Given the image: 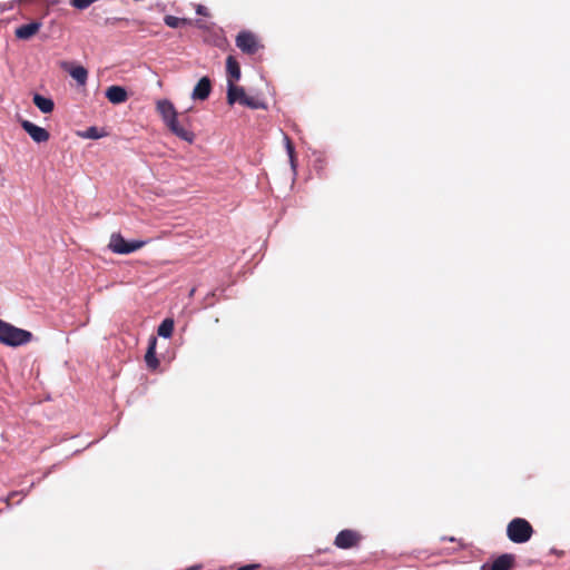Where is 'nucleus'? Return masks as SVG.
I'll use <instances>...</instances> for the list:
<instances>
[{
	"instance_id": "9d476101",
	"label": "nucleus",
	"mask_w": 570,
	"mask_h": 570,
	"mask_svg": "<svg viewBox=\"0 0 570 570\" xmlns=\"http://www.w3.org/2000/svg\"><path fill=\"white\" fill-rule=\"evenodd\" d=\"M212 90V83L208 77H203L195 86L191 98L194 100H205Z\"/></svg>"
},
{
	"instance_id": "412c9836",
	"label": "nucleus",
	"mask_w": 570,
	"mask_h": 570,
	"mask_svg": "<svg viewBox=\"0 0 570 570\" xmlns=\"http://www.w3.org/2000/svg\"><path fill=\"white\" fill-rule=\"evenodd\" d=\"M165 23L170 28H179L181 24L186 22V19L178 18L175 16H166Z\"/></svg>"
},
{
	"instance_id": "bb28decb",
	"label": "nucleus",
	"mask_w": 570,
	"mask_h": 570,
	"mask_svg": "<svg viewBox=\"0 0 570 570\" xmlns=\"http://www.w3.org/2000/svg\"><path fill=\"white\" fill-rule=\"evenodd\" d=\"M197 569H198L197 567H189L186 570H197Z\"/></svg>"
},
{
	"instance_id": "6ab92c4d",
	"label": "nucleus",
	"mask_w": 570,
	"mask_h": 570,
	"mask_svg": "<svg viewBox=\"0 0 570 570\" xmlns=\"http://www.w3.org/2000/svg\"><path fill=\"white\" fill-rule=\"evenodd\" d=\"M174 321L171 318H165L158 326V335L164 338H169L173 335Z\"/></svg>"
},
{
	"instance_id": "2eb2a0df",
	"label": "nucleus",
	"mask_w": 570,
	"mask_h": 570,
	"mask_svg": "<svg viewBox=\"0 0 570 570\" xmlns=\"http://www.w3.org/2000/svg\"><path fill=\"white\" fill-rule=\"evenodd\" d=\"M156 337H151L145 355L146 365L151 370H156L159 365V361L156 357Z\"/></svg>"
},
{
	"instance_id": "1a4fd4ad",
	"label": "nucleus",
	"mask_w": 570,
	"mask_h": 570,
	"mask_svg": "<svg viewBox=\"0 0 570 570\" xmlns=\"http://www.w3.org/2000/svg\"><path fill=\"white\" fill-rule=\"evenodd\" d=\"M21 125L36 142H45L49 139V132L45 128L28 120H23Z\"/></svg>"
},
{
	"instance_id": "dca6fc26",
	"label": "nucleus",
	"mask_w": 570,
	"mask_h": 570,
	"mask_svg": "<svg viewBox=\"0 0 570 570\" xmlns=\"http://www.w3.org/2000/svg\"><path fill=\"white\" fill-rule=\"evenodd\" d=\"M226 70L228 73V80L237 81L240 78V67L237 60L233 56H228L226 59Z\"/></svg>"
},
{
	"instance_id": "f3484780",
	"label": "nucleus",
	"mask_w": 570,
	"mask_h": 570,
	"mask_svg": "<svg viewBox=\"0 0 570 570\" xmlns=\"http://www.w3.org/2000/svg\"><path fill=\"white\" fill-rule=\"evenodd\" d=\"M33 104L43 114L51 112L53 110V107H55V104H53L52 99L43 97V96H41L39 94H36L33 96Z\"/></svg>"
},
{
	"instance_id": "f03ea898",
	"label": "nucleus",
	"mask_w": 570,
	"mask_h": 570,
	"mask_svg": "<svg viewBox=\"0 0 570 570\" xmlns=\"http://www.w3.org/2000/svg\"><path fill=\"white\" fill-rule=\"evenodd\" d=\"M532 534L533 528L525 519L514 518L507 525V537L513 543H525Z\"/></svg>"
},
{
	"instance_id": "393cba45",
	"label": "nucleus",
	"mask_w": 570,
	"mask_h": 570,
	"mask_svg": "<svg viewBox=\"0 0 570 570\" xmlns=\"http://www.w3.org/2000/svg\"><path fill=\"white\" fill-rule=\"evenodd\" d=\"M196 12L198 14H207L206 8L204 6H198Z\"/></svg>"
},
{
	"instance_id": "a878e982",
	"label": "nucleus",
	"mask_w": 570,
	"mask_h": 570,
	"mask_svg": "<svg viewBox=\"0 0 570 570\" xmlns=\"http://www.w3.org/2000/svg\"><path fill=\"white\" fill-rule=\"evenodd\" d=\"M285 142H291L289 138L287 136H284Z\"/></svg>"
},
{
	"instance_id": "9b49d317",
	"label": "nucleus",
	"mask_w": 570,
	"mask_h": 570,
	"mask_svg": "<svg viewBox=\"0 0 570 570\" xmlns=\"http://www.w3.org/2000/svg\"><path fill=\"white\" fill-rule=\"evenodd\" d=\"M40 22L32 21L30 23L18 27L14 31V35L18 39L27 40L35 36L40 30Z\"/></svg>"
},
{
	"instance_id": "f257e3e1",
	"label": "nucleus",
	"mask_w": 570,
	"mask_h": 570,
	"mask_svg": "<svg viewBox=\"0 0 570 570\" xmlns=\"http://www.w3.org/2000/svg\"><path fill=\"white\" fill-rule=\"evenodd\" d=\"M32 340V333L0 320V342L8 346H20Z\"/></svg>"
},
{
	"instance_id": "f8f14e48",
	"label": "nucleus",
	"mask_w": 570,
	"mask_h": 570,
	"mask_svg": "<svg viewBox=\"0 0 570 570\" xmlns=\"http://www.w3.org/2000/svg\"><path fill=\"white\" fill-rule=\"evenodd\" d=\"M514 563V557L509 553L501 554L491 564L490 570H512ZM482 570H487L482 567Z\"/></svg>"
},
{
	"instance_id": "6e6552de",
	"label": "nucleus",
	"mask_w": 570,
	"mask_h": 570,
	"mask_svg": "<svg viewBox=\"0 0 570 570\" xmlns=\"http://www.w3.org/2000/svg\"><path fill=\"white\" fill-rule=\"evenodd\" d=\"M61 68L67 70L69 75L77 81L79 86H85L88 79V71L82 66H72L67 61L60 63Z\"/></svg>"
},
{
	"instance_id": "aec40b11",
	"label": "nucleus",
	"mask_w": 570,
	"mask_h": 570,
	"mask_svg": "<svg viewBox=\"0 0 570 570\" xmlns=\"http://www.w3.org/2000/svg\"><path fill=\"white\" fill-rule=\"evenodd\" d=\"M239 104L247 106L252 109H261V108L265 107V105L262 101H259L258 99L248 97L246 95H245V98H243V100Z\"/></svg>"
},
{
	"instance_id": "0eeeda50",
	"label": "nucleus",
	"mask_w": 570,
	"mask_h": 570,
	"mask_svg": "<svg viewBox=\"0 0 570 570\" xmlns=\"http://www.w3.org/2000/svg\"><path fill=\"white\" fill-rule=\"evenodd\" d=\"M360 535L353 530H342L334 540V544L340 549H350L357 544Z\"/></svg>"
},
{
	"instance_id": "ddd939ff",
	"label": "nucleus",
	"mask_w": 570,
	"mask_h": 570,
	"mask_svg": "<svg viewBox=\"0 0 570 570\" xmlns=\"http://www.w3.org/2000/svg\"><path fill=\"white\" fill-rule=\"evenodd\" d=\"M106 97L111 104H121L127 100V91L124 87L111 86L106 90Z\"/></svg>"
},
{
	"instance_id": "cd10ccee",
	"label": "nucleus",
	"mask_w": 570,
	"mask_h": 570,
	"mask_svg": "<svg viewBox=\"0 0 570 570\" xmlns=\"http://www.w3.org/2000/svg\"><path fill=\"white\" fill-rule=\"evenodd\" d=\"M194 293H195V288H191V291H190L189 295H190V296H193V295H194Z\"/></svg>"
},
{
	"instance_id": "4be33fe9",
	"label": "nucleus",
	"mask_w": 570,
	"mask_h": 570,
	"mask_svg": "<svg viewBox=\"0 0 570 570\" xmlns=\"http://www.w3.org/2000/svg\"><path fill=\"white\" fill-rule=\"evenodd\" d=\"M95 1L96 0H70V4L76 9L85 10Z\"/></svg>"
},
{
	"instance_id": "20e7f679",
	"label": "nucleus",
	"mask_w": 570,
	"mask_h": 570,
	"mask_svg": "<svg viewBox=\"0 0 570 570\" xmlns=\"http://www.w3.org/2000/svg\"><path fill=\"white\" fill-rule=\"evenodd\" d=\"M188 118L184 114H180L173 124H168V129L176 135L177 138L186 142H193L195 136L188 126Z\"/></svg>"
},
{
	"instance_id": "a211bd4d",
	"label": "nucleus",
	"mask_w": 570,
	"mask_h": 570,
	"mask_svg": "<svg viewBox=\"0 0 570 570\" xmlns=\"http://www.w3.org/2000/svg\"><path fill=\"white\" fill-rule=\"evenodd\" d=\"M77 135L82 139H100L106 137V131L104 128L92 126L82 131H77Z\"/></svg>"
},
{
	"instance_id": "39448f33",
	"label": "nucleus",
	"mask_w": 570,
	"mask_h": 570,
	"mask_svg": "<svg viewBox=\"0 0 570 570\" xmlns=\"http://www.w3.org/2000/svg\"><path fill=\"white\" fill-rule=\"evenodd\" d=\"M236 46L248 55H254L259 47L256 37L249 31H242L237 35Z\"/></svg>"
},
{
	"instance_id": "4468645a",
	"label": "nucleus",
	"mask_w": 570,
	"mask_h": 570,
	"mask_svg": "<svg viewBox=\"0 0 570 570\" xmlns=\"http://www.w3.org/2000/svg\"><path fill=\"white\" fill-rule=\"evenodd\" d=\"M245 90L243 87L235 86L232 80L227 83V101L234 105L236 101L240 102L245 98Z\"/></svg>"
},
{
	"instance_id": "b1692460",
	"label": "nucleus",
	"mask_w": 570,
	"mask_h": 570,
	"mask_svg": "<svg viewBox=\"0 0 570 570\" xmlns=\"http://www.w3.org/2000/svg\"><path fill=\"white\" fill-rule=\"evenodd\" d=\"M258 568H259V564L253 563V564L243 566V567L238 568L237 570H256Z\"/></svg>"
},
{
	"instance_id": "7ed1b4c3",
	"label": "nucleus",
	"mask_w": 570,
	"mask_h": 570,
	"mask_svg": "<svg viewBox=\"0 0 570 570\" xmlns=\"http://www.w3.org/2000/svg\"><path fill=\"white\" fill-rule=\"evenodd\" d=\"M147 244L146 240H126L120 233H112L108 244V248L119 255H127L134 253Z\"/></svg>"
},
{
	"instance_id": "5701e85b",
	"label": "nucleus",
	"mask_w": 570,
	"mask_h": 570,
	"mask_svg": "<svg viewBox=\"0 0 570 570\" xmlns=\"http://www.w3.org/2000/svg\"><path fill=\"white\" fill-rule=\"evenodd\" d=\"M285 147H286V153L289 158V164H291L292 170L295 173L296 171V159H295V155H294L295 145H285Z\"/></svg>"
},
{
	"instance_id": "423d86ee",
	"label": "nucleus",
	"mask_w": 570,
	"mask_h": 570,
	"mask_svg": "<svg viewBox=\"0 0 570 570\" xmlns=\"http://www.w3.org/2000/svg\"><path fill=\"white\" fill-rule=\"evenodd\" d=\"M156 108L166 126L173 124L179 116L174 104L168 99L158 100Z\"/></svg>"
}]
</instances>
